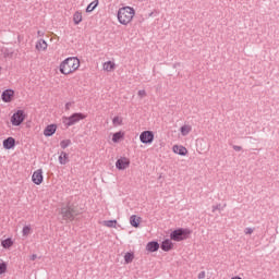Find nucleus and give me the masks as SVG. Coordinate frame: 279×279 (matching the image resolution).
Listing matches in <instances>:
<instances>
[{"label": "nucleus", "mask_w": 279, "mask_h": 279, "mask_svg": "<svg viewBox=\"0 0 279 279\" xmlns=\"http://www.w3.org/2000/svg\"><path fill=\"white\" fill-rule=\"evenodd\" d=\"M146 250L147 252H158V250H160V244L156 241L148 242Z\"/></svg>", "instance_id": "2eb2a0df"}, {"label": "nucleus", "mask_w": 279, "mask_h": 279, "mask_svg": "<svg viewBox=\"0 0 279 279\" xmlns=\"http://www.w3.org/2000/svg\"><path fill=\"white\" fill-rule=\"evenodd\" d=\"M193 234V231L189 228H179L170 233L171 241L180 243V241H186Z\"/></svg>", "instance_id": "20e7f679"}, {"label": "nucleus", "mask_w": 279, "mask_h": 279, "mask_svg": "<svg viewBox=\"0 0 279 279\" xmlns=\"http://www.w3.org/2000/svg\"><path fill=\"white\" fill-rule=\"evenodd\" d=\"M8 271V264L5 262L0 263V276Z\"/></svg>", "instance_id": "cd10ccee"}, {"label": "nucleus", "mask_w": 279, "mask_h": 279, "mask_svg": "<svg viewBox=\"0 0 279 279\" xmlns=\"http://www.w3.org/2000/svg\"><path fill=\"white\" fill-rule=\"evenodd\" d=\"M160 248L162 252H171L173 250V242L170 239H166L161 242Z\"/></svg>", "instance_id": "f8f14e48"}, {"label": "nucleus", "mask_w": 279, "mask_h": 279, "mask_svg": "<svg viewBox=\"0 0 279 279\" xmlns=\"http://www.w3.org/2000/svg\"><path fill=\"white\" fill-rule=\"evenodd\" d=\"M198 279H204L206 278V271H201L197 276Z\"/></svg>", "instance_id": "72a5a7b5"}, {"label": "nucleus", "mask_w": 279, "mask_h": 279, "mask_svg": "<svg viewBox=\"0 0 279 279\" xmlns=\"http://www.w3.org/2000/svg\"><path fill=\"white\" fill-rule=\"evenodd\" d=\"M132 260H134V253L126 252L124 254V263L126 265H130V263H132Z\"/></svg>", "instance_id": "b1692460"}, {"label": "nucleus", "mask_w": 279, "mask_h": 279, "mask_svg": "<svg viewBox=\"0 0 279 279\" xmlns=\"http://www.w3.org/2000/svg\"><path fill=\"white\" fill-rule=\"evenodd\" d=\"M60 73L62 75H71L80 69V59L77 57H69L60 64Z\"/></svg>", "instance_id": "f03ea898"}, {"label": "nucleus", "mask_w": 279, "mask_h": 279, "mask_svg": "<svg viewBox=\"0 0 279 279\" xmlns=\"http://www.w3.org/2000/svg\"><path fill=\"white\" fill-rule=\"evenodd\" d=\"M71 106V102H66L65 104V108H66V110H69V107Z\"/></svg>", "instance_id": "e433bc0d"}, {"label": "nucleus", "mask_w": 279, "mask_h": 279, "mask_svg": "<svg viewBox=\"0 0 279 279\" xmlns=\"http://www.w3.org/2000/svg\"><path fill=\"white\" fill-rule=\"evenodd\" d=\"M180 132H181L182 136H189V134H191V126L183 125V126H181Z\"/></svg>", "instance_id": "393cba45"}, {"label": "nucleus", "mask_w": 279, "mask_h": 279, "mask_svg": "<svg viewBox=\"0 0 279 279\" xmlns=\"http://www.w3.org/2000/svg\"><path fill=\"white\" fill-rule=\"evenodd\" d=\"M172 149H173V153L178 154L179 156H186V154H189V150L184 146L174 145Z\"/></svg>", "instance_id": "4468645a"}, {"label": "nucleus", "mask_w": 279, "mask_h": 279, "mask_svg": "<svg viewBox=\"0 0 279 279\" xmlns=\"http://www.w3.org/2000/svg\"><path fill=\"white\" fill-rule=\"evenodd\" d=\"M1 245L2 247H4V250H8L12 247V245H14V242L12 241V239L8 238L1 242Z\"/></svg>", "instance_id": "412c9836"}, {"label": "nucleus", "mask_w": 279, "mask_h": 279, "mask_svg": "<svg viewBox=\"0 0 279 279\" xmlns=\"http://www.w3.org/2000/svg\"><path fill=\"white\" fill-rule=\"evenodd\" d=\"M112 123H113V125H122L123 120L117 116L112 119Z\"/></svg>", "instance_id": "c756f323"}, {"label": "nucleus", "mask_w": 279, "mask_h": 279, "mask_svg": "<svg viewBox=\"0 0 279 279\" xmlns=\"http://www.w3.org/2000/svg\"><path fill=\"white\" fill-rule=\"evenodd\" d=\"M233 149H234V151H241L243 149V147L233 145Z\"/></svg>", "instance_id": "f704fd0d"}, {"label": "nucleus", "mask_w": 279, "mask_h": 279, "mask_svg": "<svg viewBox=\"0 0 279 279\" xmlns=\"http://www.w3.org/2000/svg\"><path fill=\"white\" fill-rule=\"evenodd\" d=\"M104 226L107 228H117V220H106L104 222Z\"/></svg>", "instance_id": "a878e982"}, {"label": "nucleus", "mask_w": 279, "mask_h": 279, "mask_svg": "<svg viewBox=\"0 0 279 279\" xmlns=\"http://www.w3.org/2000/svg\"><path fill=\"white\" fill-rule=\"evenodd\" d=\"M253 232H254V229H252L250 227L244 230L245 234H252Z\"/></svg>", "instance_id": "473e14b6"}, {"label": "nucleus", "mask_w": 279, "mask_h": 279, "mask_svg": "<svg viewBox=\"0 0 279 279\" xmlns=\"http://www.w3.org/2000/svg\"><path fill=\"white\" fill-rule=\"evenodd\" d=\"M4 149H14L16 147V140L14 137H8L2 143Z\"/></svg>", "instance_id": "9b49d317"}, {"label": "nucleus", "mask_w": 279, "mask_h": 279, "mask_svg": "<svg viewBox=\"0 0 279 279\" xmlns=\"http://www.w3.org/2000/svg\"><path fill=\"white\" fill-rule=\"evenodd\" d=\"M1 69H2V68L0 66V73H1Z\"/></svg>", "instance_id": "4c0bfd02"}, {"label": "nucleus", "mask_w": 279, "mask_h": 279, "mask_svg": "<svg viewBox=\"0 0 279 279\" xmlns=\"http://www.w3.org/2000/svg\"><path fill=\"white\" fill-rule=\"evenodd\" d=\"M97 5H99V0H94L87 5L86 12H93L97 8Z\"/></svg>", "instance_id": "5701e85b"}, {"label": "nucleus", "mask_w": 279, "mask_h": 279, "mask_svg": "<svg viewBox=\"0 0 279 279\" xmlns=\"http://www.w3.org/2000/svg\"><path fill=\"white\" fill-rule=\"evenodd\" d=\"M29 232H32V227H29V226H24V227H23V230H22L23 236L29 235Z\"/></svg>", "instance_id": "c85d7f7f"}, {"label": "nucleus", "mask_w": 279, "mask_h": 279, "mask_svg": "<svg viewBox=\"0 0 279 279\" xmlns=\"http://www.w3.org/2000/svg\"><path fill=\"white\" fill-rule=\"evenodd\" d=\"M130 167V159L128 157H121L116 161V168L119 171H125Z\"/></svg>", "instance_id": "6e6552de"}, {"label": "nucleus", "mask_w": 279, "mask_h": 279, "mask_svg": "<svg viewBox=\"0 0 279 279\" xmlns=\"http://www.w3.org/2000/svg\"><path fill=\"white\" fill-rule=\"evenodd\" d=\"M56 130H58V125L49 124L44 130V136H53L56 134Z\"/></svg>", "instance_id": "ddd939ff"}, {"label": "nucleus", "mask_w": 279, "mask_h": 279, "mask_svg": "<svg viewBox=\"0 0 279 279\" xmlns=\"http://www.w3.org/2000/svg\"><path fill=\"white\" fill-rule=\"evenodd\" d=\"M116 64L112 61H107L104 63V71H114Z\"/></svg>", "instance_id": "6ab92c4d"}, {"label": "nucleus", "mask_w": 279, "mask_h": 279, "mask_svg": "<svg viewBox=\"0 0 279 279\" xmlns=\"http://www.w3.org/2000/svg\"><path fill=\"white\" fill-rule=\"evenodd\" d=\"M84 119H86V114L82 112H75L72 113L70 117H63L62 123L63 125H65V128H71L73 125H76V123L84 121Z\"/></svg>", "instance_id": "39448f33"}, {"label": "nucleus", "mask_w": 279, "mask_h": 279, "mask_svg": "<svg viewBox=\"0 0 279 279\" xmlns=\"http://www.w3.org/2000/svg\"><path fill=\"white\" fill-rule=\"evenodd\" d=\"M140 141L143 145H151L154 143V132L144 131L140 134Z\"/></svg>", "instance_id": "0eeeda50"}, {"label": "nucleus", "mask_w": 279, "mask_h": 279, "mask_svg": "<svg viewBox=\"0 0 279 279\" xmlns=\"http://www.w3.org/2000/svg\"><path fill=\"white\" fill-rule=\"evenodd\" d=\"M74 25H80L82 22V12L76 11L73 15Z\"/></svg>", "instance_id": "4be33fe9"}, {"label": "nucleus", "mask_w": 279, "mask_h": 279, "mask_svg": "<svg viewBox=\"0 0 279 279\" xmlns=\"http://www.w3.org/2000/svg\"><path fill=\"white\" fill-rule=\"evenodd\" d=\"M36 258H38V255H36V254H33V255L31 256V260H36Z\"/></svg>", "instance_id": "c9c22d12"}, {"label": "nucleus", "mask_w": 279, "mask_h": 279, "mask_svg": "<svg viewBox=\"0 0 279 279\" xmlns=\"http://www.w3.org/2000/svg\"><path fill=\"white\" fill-rule=\"evenodd\" d=\"M134 8L123 7L118 10V21L121 25H130L132 23V19H134Z\"/></svg>", "instance_id": "7ed1b4c3"}, {"label": "nucleus", "mask_w": 279, "mask_h": 279, "mask_svg": "<svg viewBox=\"0 0 279 279\" xmlns=\"http://www.w3.org/2000/svg\"><path fill=\"white\" fill-rule=\"evenodd\" d=\"M123 136H125V133L119 131V132H116L112 136V142L113 143H119V141H121L123 138Z\"/></svg>", "instance_id": "aec40b11"}, {"label": "nucleus", "mask_w": 279, "mask_h": 279, "mask_svg": "<svg viewBox=\"0 0 279 279\" xmlns=\"http://www.w3.org/2000/svg\"><path fill=\"white\" fill-rule=\"evenodd\" d=\"M137 95H138V97L143 98V97H145V95H147V92H145V89H140Z\"/></svg>", "instance_id": "2f4dec72"}, {"label": "nucleus", "mask_w": 279, "mask_h": 279, "mask_svg": "<svg viewBox=\"0 0 279 279\" xmlns=\"http://www.w3.org/2000/svg\"><path fill=\"white\" fill-rule=\"evenodd\" d=\"M43 169H38L37 171H35L32 175V182H34V184H36L37 186H39V184H43Z\"/></svg>", "instance_id": "1a4fd4ad"}, {"label": "nucleus", "mask_w": 279, "mask_h": 279, "mask_svg": "<svg viewBox=\"0 0 279 279\" xmlns=\"http://www.w3.org/2000/svg\"><path fill=\"white\" fill-rule=\"evenodd\" d=\"M130 223L133 228H138L141 226V217H136V215H132L130 217Z\"/></svg>", "instance_id": "f3484780"}, {"label": "nucleus", "mask_w": 279, "mask_h": 279, "mask_svg": "<svg viewBox=\"0 0 279 279\" xmlns=\"http://www.w3.org/2000/svg\"><path fill=\"white\" fill-rule=\"evenodd\" d=\"M59 162L61 165H66L69 162V154L65 151H61V154L59 156Z\"/></svg>", "instance_id": "a211bd4d"}, {"label": "nucleus", "mask_w": 279, "mask_h": 279, "mask_svg": "<svg viewBox=\"0 0 279 279\" xmlns=\"http://www.w3.org/2000/svg\"><path fill=\"white\" fill-rule=\"evenodd\" d=\"M216 210H223V207L221 206V204L213 206V213H215Z\"/></svg>", "instance_id": "7c9ffc66"}, {"label": "nucleus", "mask_w": 279, "mask_h": 279, "mask_svg": "<svg viewBox=\"0 0 279 279\" xmlns=\"http://www.w3.org/2000/svg\"><path fill=\"white\" fill-rule=\"evenodd\" d=\"M25 111L24 110H17L16 112L13 113L11 117V123L15 128H19V125L23 124V121H25Z\"/></svg>", "instance_id": "423d86ee"}, {"label": "nucleus", "mask_w": 279, "mask_h": 279, "mask_svg": "<svg viewBox=\"0 0 279 279\" xmlns=\"http://www.w3.org/2000/svg\"><path fill=\"white\" fill-rule=\"evenodd\" d=\"M59 215H61L62 220L65 223H71V221H75V217H77V211H75V205L68 201L61 205Z\"/></svg>", "instance_id": "f257e3e1"}, {"label": "nucleus", "mask_w": 279, "mask_h": 279, "mask_svg": "<svg viewBox=\"0 0 279 279\" xmlns=\"http://www.w3.org/2000/svg\"><path fill=\"white\" fill-rule=\"evenodd\" d=\"M47 41L45 39H39L37 43H36V49L37 51H47Z\"/></svg>", "instance_id": "dca6fc26"}, {"label": "nucleus", "mask_w": 279, "mask_h": 279, "mask_svg": "<svg viewBox=\"0 0 279 279\" xmlns=\"http://www.w3.org/2000/svg\"><path fill=\"white\" fill-rule=\"evenodd\" d=\"M12 97H14V89H5L1 94V99L4 104H10V101H12Z\"/></svg>", "instance_id": "9d476101"}, {"label": "nucleus", "mask_w": 279, "mask_h": 279, "mask_svg": "<svg viewBox=\"0 0 279 279\" xmlns=\"http://www.w3.org/2000/svg\"><path fill=\"white\" fill-rule=\"evenodd\" d=\"M71 145V140H63L60 142L61 149H66Z\"/></svg>", "instance_id": "bb28decb"}]
</instances>
